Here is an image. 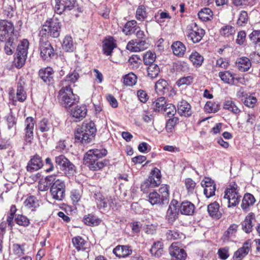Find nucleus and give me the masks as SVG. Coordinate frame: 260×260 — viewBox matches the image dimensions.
Returning a JSON list of instances; mask_svg holds the SVG:
<instances>
[{
	"mask_svg": "<svg viewBox=\"0 0 260 260\" xmlns=\"http://www.w3.org/2000/svg\"><path fill=\"white\" fill-rule=\"evenodd\" d=\"M221 36L225 37L233 36L235 33V29L234 27L231 25H227L221 27L220 30Z\"/></svg>",
	"mask_w": 260,
	"mask_h": 260,
	"instance_id": "53",
	"label": "nucleus"
},
{
	"mask_svg": "<svg viewBox=\"0 0 260 260\" xmlns=\"http://www.w3.org/2000/svg\"><path fill=\"white\" fill-rule=\"evenodd\" d=\"M154 18L155 21H159V19H170L171 17L169 13L167 12H164L161 10H159L157 13L155 14Z\"/></svg>",
	"mask_w": 260,
	"mask_h": 260,
	"instance_id": "63",
	"label": "nucleus"
},
{
	"mask_svg": "<svg viewBox=\"0 0 260 260\" xmlns=\"http://www.w3.org/2000/svg\"><path fill=\"white\" fill-rule=\"evenodd\" d=\"M72 243L74 246L78 250H84L85 240L80 236H76L72 239Z\"/></svg>",
	"mask_w": 260,
	"mask_h": 260,
	"instance_id": "43",
	"label": "nucleus"
},
{
	"mask_svg": "<svg viewBox=\"0 0 260 260\" xmlns=\"http://www.w3.org/2000/svg\"><path fill=\"white\" fill-rule=\"evenodd\" d=\"M35 122L31 117H28L25 120V141L26 142L30 143L34 138V128Z\"/></svg>",
	"mask_w": 260,
	"mask_h": 260,
	"instance_id": "14",
	"label": "nucleus"
},
{
	"mask_svg": "<svg viewBox=\"0 0 260 260\" xmlns=\"http://www.w3.org/2000/svg\"><path fill=\"white\" fill-rule=\"evenodd\" d=\"M113 253L118 257H125L132 253L131 247L127 245H118L113 250Z\"/></svg>",
	"mask_w": 260,
	"mask_h": 260,
	"instance_id": "22",
	"label": "nucleus"
},
{
	"mask_svg": "<svg viewBox=\"0 0 260 260\" xmlns=\"http://www.w3.org/2000/svg\"><path fill=\"white\" fill-rule=\"evenodd\" d=\"M24 205L27 208L31 209V210L39 206L38 201L34 196L28 197L24 201Z\"/></svg>",
	"mask_w": 260,
	"mask_h": 260,
	"instance_id": "49",
	"label": "nucleus"
},
{
	"mask_svg": "<svg viewBox=\"0 0 260 260\" xmlns=\"http://www.w3.org/2000/svg\"><path fill=\"white\" fill-rule=\"evenodd\" d=\"M219 205L217 202H214L208 206V212L209 215L215 218L219 219L221 216V213L219 211Z\"/></svg>",
	"mask_w": 260,
	"mask_h": 260,
	"instance_id": "30",
	"label": "nucleus"
},
{
	"mask_svg": "<svg viewBox=\"0 0 260 260\" xmlns=\"http://www.w3.org/2000/svg\"><path fill=\"white\" fill-rule=\"evenodd\" d=\"M178 114L181 117H189L192 114L191 106L184 100L178 102L177 105Z\"/></svg>",
	"mask_w": 260,
	"mask_h": 260,
	"instance_id": "12",
	"label": "nucleus"
},
{
	"mask_svg": "<svg viewBox=\"0 0 260 260\" xmlns=\"http://www.w3.org/2000/svg\"><path fill=\"white\" fill-rule=\"evenodd\" d=\"M94 198L96 202L98 207L100 209L106 208L108 206L106 199L100 192H96L94 194Z\"/></svg>",
	"mask_w": 260,
	"mask_h": 260,
	"instance_id": "44",
	"label": "nucleus"
},
{
	"mask_svg": "<svg viewBox=\"0 0 260 260\" xmlns=\"http://www.w3.org/2000/svg\"><path fill=\"white\" fill-rule=\"evenodd\" d=\"M238 225L236 224H231L228 230L224 233L222 240L224 242H228L230 239L234 237L237 231Z\"/></svg>",
	"mask_w": 260,
	"mask_h": 260,
	"instance_id": "37",
	"label": "nucleus"
},
{
	"mask_svg": "<svg viewBox=\"0 0 260 260\" xmlns=\"http://www.w3.org/2000/svg\"><path fill=\"white\" fill-rule=\"evenodd\" d=\"M58 99L60 103L68 109L76 105L79 100V96L73 93L70 85L61 88L59 92Z\"/></svg>",
	"mask_w": 260,
	"mask_h": 260,
	"instance_id": "4",
	"label": "nucleus"
},
{
	"mask_svg": "<svg viewBox=\"0 0 260 260\" xmlns=\"http://www.w3.org/2000/svg\"><path fill=\"white\" fill-rule=\"evenodd\" d=\"M96 128L93 122L84 121L82 125L77 128L75 133L76 142L83 145L90 143L94 138Z\"/></svg>",
	"mask_w": 260,
	"mask_h": 260,
	"instance_id": "2",
	"label": "nucleus"
},
{
	"mask_svg": "<svg viewBox=\"0 0 260 260\" xmlns=\"http://www.w3.org/2000/svg\"><path fill=\"white\" fill-rule=\"evenodd\" d=\"M14 26L13 23L6 20H0V41H4L7 38H13Z\"/></svg>",
	"mask_w": 260,
	"mask_h": 260,
	"instance_id": "10",
	"label": "nucleus"
},
{
	"mask_svg": "<svg viewBox=\"0 0 260 260\" xmlns=\"http://www.w3.org/2000/svg\"><path fill=\"white\" fill-rule=\"evenodd\" d=\"M185 187L189 193H193L195 187L196 183L190 178H187L185 181Z\"/></svg>",
	"mask_w": 260,
	"mask_h": 260,
	"instance_id": "64",
	"label": "nucleus"
},
{
	"mask_svg": "<svg viewBox=\"0 0 260 260\" xmlns=\"http://www.w3.org/2000/svg\"><path fill=\"white\" fill-rule=\"evenodd\" d=\"M194 208V205L192 203L184 201L181 204L179 210L182 214L190 215L193 213Z\"/></svg>",
	"mask_w": 260,
	"mask_h": 260,
	"instance_id": "27",
	"label": "nucleus"
},
{
	"mask_svg": "<svg viewBox=\"0 0 260 260\" xmlns=\"http://www.w3.org/2000/svg\"><path fill=\"white\" fill-rule=\"evenodd\" d=\"M172 49L174 54L178 56H183L186 50V47L184 45L179 41L174 42L172 45Z\"/></svg>",
	"mask_w": 260,
	"mask_h": 260,
	"instance_id": "36",
	"label": "nucleus"
},
{
	"mask_svg": "<svg viewBox=\"0 0 260 260\" xmlns=\"http://www.w3.org/2000/svg\"><path fill=\"white\" fill-rule=\"evenodd\" d=\"M167 104V101L165 97L158 98L152 103V106L153 111L161 113Z\"/></svg>",
	"mask_w": 260,
	"mask_h": 260,
	"instance_id": "28",
	"label": "nucleus"
},
{
	"mask_svg": "<svg viewBox=\"0 0 260 260\" xmlns=\"http://www.w3.org/2000/svg\"><path fill=\"white\" fill-rule=\"evenodd\" d=\"M25 82L24 78L20 77L17 83V90L16 94L13 88L9 89V98L14 103L18 101L19 102H23L26 99V92L24 90V86Z\"/></svg>",
	"mask_w": 260,
	"mask_h": 260,
	"instance_id": "6",
	"label": "nucleus"
},
{
	"mask_svg": "<svg viewBox=\"0 0 260 260\" xmlns=\"http://www.w3.org/2000/svg\"><path fill=\"white\" fill-rule=\"evenodd\" d=\"M148 201L151 205H164L167 202L162 201V198L160 194L155 191L150 192L148 195Z\"/></svg>",
	"mask_w": 260,
	"mask_h": 260,
	"instance_id": "32",
	"label": "nucleus"
},
{
	"mask_svg": "<svg viewBox=\"0 0 260 260\" xmlns=\"http://www.w3.org/2000/svg\"><path fill=\"white\" fill-rule=\"evenodd\" d=\"M146 9L144 6H139L136 11V18L139 20H143L146 17Z\"/></svg>",
	"mask_w": 260,
	"mask_h": 260,
	"instance_id": "60",
	"label": "nucleus"
},
{
	"mask_svg": "<svg viewBox=\"0 0 260 260\" xmlns=\"http://www.w3.org/2000/svg\"><path fill=\"white\" fill-rule=\"evenodd\" d=\"M14 5L10 4L7 2H4L2 14L4 18H11L13 16L14 13Z\"/></svg>",
	"mask_w": 260,
	"mask_h": 260,
	"instance_id": "31",
	"label": "nucleus"
},
{
	"mask_svg": "<svg viewBox=\"0 0 260 260\" xmlns=\"http://www.w3.org/2000/svg\"><path fill=\"white\" fill-rule=\"evenodd\" d=\"M189 59L194 66H201L203 62L204 58L198 52H192L189 56Z\"/></svg>",
	"mask_w": 260,
	"mask_h": 260,
	"instance_id": "47",
	"label": "nucleus"
},
{
	"mask_svg": "<svg viewBox=\"0 0 260 260\" xmlns=\"http://www.w3.org/2000/svg\"><path fill=\"white\" fill-rule=\"evenodd\" d=\"M83 222L89 226H96L100 224L101 220L95 215L89 214L84 216Z\"/></svg>",
	"mask_w": 260,
	"mask_h": 260,
	"instance_id": "39",
	"label": "nucleus"
},
{
	"mask_svg": "<svg viewBox=\"0 0 260 260\" xmlns=\"http://www.w3.org/2000/svg\"><path fill=\"white\" fill-rule=\"evenodd\" d=\"M161 183V180H154V178L150 176L147 180L144 181L141 185V188L143 191H145V189L149 187H155Z\"/></svg>",
	"mask_w": 260,
	"mask_h": 260,
	"instance_id": "38",
	"label": "nucleus"
},
{
	"mask_svg": "<svg viewBox=\"0 0 260 260\" xmlns=\"http://www.w3.org/2000/svg\"><path fill=\"white\" fill-rule=\"evenodd\" d=\"M79 70L76 69L73 72L69 73L66 77V82L70 81L74 83L76 82L80 76Z\"/></svg>",
	"mask_w": 260,
	"mask_h": 260,
	"instance_id": "57",
	"label": "nucleus"
},
{
	"mask_svg": "<svg viewBox=\"0 0 260 260\" xmlns=\"http://www.w3.org/2000/svg\"><path fill=\"white\" fill-rule=\"evenodd\" d=\"M177 112V109L174 105L167 104L161 113L169 117H171L174 116Z\"/></svg>",
	"mask_w": 260,
	"mask_h": 260,
	"instance_id": "50",
	"label": "nucleus"
},
{
	"mask_svg": "<svg viewBox=\"0 0 260 260\" xmlns=\"http://www.w3.org/2000/svg\"><path fill=\"white\" fill-rule=\"evenodd\" d=\"M53 74L54 71L50 67L42 69L39 72L40 78L48 85L53 83Z\"/></svg>",
	"mask_w": 260,
	"mask_h": 260,
	"instance_id": "17",
	"label": "nucleus"
},
{
	"mask_svg": "<svg viewBox=\"0 0 260 260\" xmlns=\"http://www.w3.org/2000/svg\"><path fill=\"white\" fill-rule=\"evenodd\" d=\"M61 24L59 20L55 17L47 20L40 30V36L43 37L48 35L54 38H58L60 33Z\"/></svg>",
	"mask_w": 260,
	"mask_h": 260,
	"instance_id": "3",
	"label": "nucleus"
},
{
	"mask_svg": "<svg viewBox=\"0 0 260 260\" xmlns=\"http://www.w3.org/2000/svg\"><path fill=\"white\" fill-rule=\"evenodd\" d=\"M40 56L44 60H49L55 55V52L51 43L43 38L40 40Z\"/></svg>",
	"mask_w": 260,
	"mask_h": 260,
	"instance_id": "11",
	"label": "nucleus"
},
{
	"mask_svg": "<svg viewBox=\"0 0 260 260\" xmlns=\"http://www.w3.org/2000/svg\"><path fill=\"white\" fill-rule=\"evenodd\" d=\"M137 79L136 75L133 73H130L123 77V83L126 85L133 86L136 83Z\"/></svg>",
	"mask_w": 260,
	"mask_h": 260,
	"instance_id": "52",
	"label": "nucleus"
},
{
	"mask_svg": "<svg viewBox=\"0 0 260 260\" xmlns=\"http://www.w3.org/2000/svg\"><path fill=\"white\" fill-rule=\"evenodd\" d=\"M147 48V44L145 41L141 40L129 41L126 45V49L132 52H139L143 51Z\"/></svg>",
	"mask_w": 260,
	"mask_h": 260,
	"instance_id": "21",
	"label": "nucleus"
},
{
	"mask_svg": "<svg viewBox=\"0 0 260 260\" xmlns=\"http://www.w3.org/2000/svg\"><path fill=\"white\" fill-rule=\"evenodd\" d=\"M155 54L150 51L147 52L143 56L144 62L146 65L154 64V61H155Z\"/></svg>",
	"mask_w": 260,
	"mask_h": 260,
	"instance_id": "55",
	"label": "nucleus"
},
{
	"mask_svg": "<svg viewBox=\"0 0 260 260\" xmlns=\"http://www.w3.org/2000/svg\"><path fill=\"white\" fill-rule=\"evenodd\" d=\"M178 120V118L176 117H174L168 120L166 125V129L167 132L168 133H171Z\"/></svg>",
	"mask_w": 260,
	"mask_h": 260,
	"instance_id": "58",
	"label": "nucleus"
},
{
	"mask_svg": "<svg viewBox=\"0 0 260 260\" xmlns=\"http://www.w3.org/2000/svg\"><path fill=\"white\" fill-rule=\"evenodd\" d=\"M52 128V124L46 118H43L38 123V128L42 133L47 132Z\"/></svg>",
	"mask_w": 260,
	"mask_h": 260,
	"instance_id": "46",
	"label": "nucleus"
},
{
	"mask_svg": "<svg viewBox=\"0 0 260 260\" xmlns=\"http://www.w3.org/2000/svg\"><path fill=\"white\" fill-rule=\"evenodd\" d=\"M223 109L228 110L234 114L239 115L241 110L237 106L235 103L232 100L225 101L223 104Z\"/></svg>",
	"mask_w": 260,
	"mask_h": 260,
	"instance_id": "29",
	"label": "nucleus"
},
{
	"mask_svg": "<svg viewBox=\"0 0 260 260\" xmlns=\"http://www.w3.org/2000/svg\"><path fill=\"white\" fill-rule=\"evenodd\" d=\"M62 48L67 52H72L74 49L73 41L71 37H65L62 44Z\"/></svg>",
	"mask_w": 260,
	"mask_h": 260,
	"instance_id": "45",
	"label": "nucleus"
},
{
	"mask_svg": "<svg viewBox=\"0 0 260 260\" xmlns=\"http://www.w3.org/2000/svg\"><path fill=\"white\" fill-rule=\"evenodd\" d=\"M193 77L191 76L184 77L179 79L176 82L178 87L182 85H189L193 82Z\"/></svg>",
	"mask_w": 260,
	"mask_h": 260,
	"instance_id": "59",
	"label": "nucleus"
},
{
	"mask_svg": "<svg viewBox=\"0 0 260 260\" xmlns=\"http://www.w3.org/2000/svg\"><path fill=\"white\" fill-rule=\"evenodd\" d=\"M251 242L250 240L245 241L242 247L239 248L234 254V260H241L248 254L251 247Z\"/></svg>",
	"mask_w": 260,
	"mask_h": 260,
	"instance_id": "19",
	"label": "nucleus"
},
{
	"mask_svg": "<svg viewBox=\"0 0 260 260\" xmlns=\"http://www.w3.org/2000/svg\"><path fill=\"white\" fill-rule=\"evenodd\" d=\"M248 19V14L245 11H242L240 12L237 24L239 25L243 26L247 23Z\"/></svg>",
	"mask_w": 260,
	"mask_h": 260,
	"instance_id": "61",
	"label": "nucleus"
},
{
	"mask_svg": "<svg viewBox=\"0 0 260 260\" xmlns=\"http://www.w3.org/2000/svg\"><path fill=\"white\" fill-rule=\"evenodd\" d=\"M163 251V244L160 241L154 242L150 250L151 254L156 257H160Z\"/></svg>",
	"mask_w": 260,
	"mask_h": 260,
	"instance_id": "34",
	"label": "nucleus"
},
{
	"mask_svg": "<svg viewBox=\"0 0 260 260\" xmlns=\"http://www.w3.org/2000/svg\"><path fill=\"white\" fill-rule=\"evenodd\" d=\"M235 75V74L229 71L219 73V76L221 80L224 83L231 85H234L235 80L238 81L240 79V78H236Z\"/></svg>",
	"mask_w": 260,
	"mask_h": 260,
	"instance_id": "24",
	"label": "nucleus"
},
{
	"mask_svg": "<svg viewBox=\"0 0 260 260\" xmlns=\"http://www.w3.org/2000/svg\"><path fill=\"white\" fill-rule=\"evenodd\" d=\"M90 152H89L90 155L89 157H91L92 158V154ZM91 158H89V157L87 158V164H85L87 166L89 167L90 170L92 171H98L101 169H102L106 165V161H102L99 160H90Z\"/></svg>",
	"mask_w": 260,
	"mask_h": 260,
	"instance_id": "26",
	"label": "nucleus"
},
{
	"mask_svg": "<svg viewBox=\"0 0 260 260\" xmlns=\"http://www.w3.org/2000/svg\"><path fill=\"white\" fill-rule=\"evenodd\" d=\"M29 43L27 40L24 39L19 44L17 49L16 57L14 59V66L18 68H21L25 64L27 55V50Z\"/></svg>",
	"mask_w": 260,
	"mask_h": 260,
	"instance_id": "5",
	"label": "nucleus"
},
{
	"mask_svg": "<svg viewBox=\"0 0 260 260\" xmlns=\"http://www.w3.org/2000/svg\"><path fill=\"white\" fill-rule=\"evenodd\" d=\"M116 47V41L113 37L108 36L103 41V50L104 53L106 55H110L113 49Z\"/></svg>",
	"mask_w": 260,
	"mask_h": 260,
	"instance_id": "20",
	"label": "nucleus"
},
{
	"mask_svg": "<svg viewBox=\"0 0 260 260\" xmlns=\"http://www.w3.org/2000/svg\"><path fill=\"white\" fill-rule=\"evenodd\" d=\"M240 198L237 185L234 182L231 183L225 191L224 196V198L228 200V207L236 206L239 204Z\"/></svg>",
	"mask_w": 260,
	"mask_h": 260,
	"instance_id": "8",
	"label": "nucleus"
},
{
	"mask_svg": "<svg viewBox=\"0 0 260 260\" xmlns=\"http://www.w3.org/2000/svg\"><path fill=\"white\" fill-rule=\"evenodd\" d=\"M168 84L167 82L164 79L159 80L155 85V89L157 93L164 94L168 91Z\"/></svg>",
	"mask_w": 260,
	"mask_h": 260,
	"instance_id": "40",
	"label": "nucleus"
},
{
	"mask_svg": "<svg viewBox=\"0 0 260 260\" xmlns=\"http://www.w3.org/2000/svg\"><path fill=\"white\" fill-rule=\"evenodd\" d=\"M255 202L253 195L250 193H246L244 195L242 200L241 208L243 210L247 211L250 206H252Z\"/></svg>",
	"mask_w": 260,
	"mask_h": 260,
	"instance_id": "33",
	"label": "nucleus"
},
{
	"mask_svg": "<svg viewBox=\"0 0 260 260\" xmlns=\"http://www.w3.org/2000/svg\"><path fill=\"white\" fill-rule=\"evenodd\" d=\"M251 66V63L249 58L247 57H242L240 59L238 67L241 72L247 71Z\"/></svg>",
	"mask_w": 260,
	"mask_h": 260,
	"instance_id": "42",
	"label": "nucleus"
},
{
	"mask_svg": "<svg viewBox=\"0 0 260 260\" xmlns=\"http://www.w3.org/2000/svg\"><path fill=\"white\" fill-rule=\"evenodd\" d=\"M169 252L172 260H185L187 254L185 250L180 248L176 243H173L169 248Z\"/></svg>",
	"mask_w": 260,
	"mask_h": 260,
	"instance_id": "13",
	"label": "nucleus"
},
{
	"mask_svg": "<svg viewBox=\"0 0 260 260\" xmlns=\"http://www.w3.org/2000/svg\"><path fill=\"white\" fill-rule=\"evenodd\" d=\"M140 27L137 25V22L135 20L127 21L123 26L122 32L126 36H130L135 34Z\"/></svg>",
	"mask_w": 260,
	"mask_h": 260,
	"instance_id": "25",
	"label": "nucleus"
},
{
	"mask_svg": "<svg viewBox=\"0 0 260 260\" xmlns=\"http://www.w3.org/2000/svg\"><path fill=\"white\" fill-rule=\"evenodd\" d=\"M7 121V124L8 128L10 130L13 128L16 130V125L17 123V119L16 117L13 115L12 113L11 112L7 116H6Z\"/></svg>",
	"mask_w": 260,
	"mask_h": 260,
	"instance_id": "54",
	"label": "nucleus"
},
{
	"mask_svg": "<svg viewBox=\"0 0 260 260\" xmlns=\"http://www.w3.org/2000/svg\"><path fill=\"white\" fill-rule=\"evenodd\" d=\"M185 32L187 38L193 43L201 41L205 34L204 29L199 27L195 22L187 26Z\"/></svg>",
	"mask_w": 260,
	"mask_h": 260,
	"instance_id": "7",
	"label": "nucleus"
},
{
	"mask_svg": "<svg viewBox=\"0 0 260 260\" xmlns=\"http://www.w3.org/2000/svg\"><path fill=\"white\" fill-rule=\"evenodd\" d=\"M160 72L159 67L156 64H151L147 68L148 76L151 79L157 77Z\"/></svg>",
	"mask_w": 260,
	"mask_h": 260,
	"instance_id": "48",
	"label": "nucleus"
},
{
	"mask_svg": "<svg viewBox=\"0 0 260 260\" xmlns=\"http://www.w3.org/2000/svg\"><path fill=\"white\" fill-rule=\"evenodd\" d=\"M16 222L20 225L27 226L29 224V219L25 216L18 215L15 218Z\"/></svg>",
	"mask_w": 260,
	"mask_h": 260,
	"instance_id": "62",
	"label": "nucleus"
},
{
	"mask_svg": "<svg viewBox=\"0 0 260 260\" xmlns=\"http://www.w3.org/2000/svg\"><path fill=\"white\" fill-rule=\"evenodd\" d=\"M87 111L85 105L77 106L71 110V114L73 117L80 120L85 117Z\"/></svg>",
	"mask_w": 260,
	"mask_h": 260,
	"instance_id": "23",
	"label": "nucleus"
},
{
	"mask_svg": "<svg viewBox=\"0 0 260 260\" xmlns=\"http://www.w3.org/2000/svg\"><path fill=\"white\" fill-rule=\"evenodd\" d=\"M253 221H255V215L253 213L250 212L241 223L242 230L247 234L251 233L254 225Z\"/></svg>",
	"mask_w": 260,
	"mask_h": 260,
	"instance_id": "18",
	"label": "nucleus"
},
{
	"mask_svg": "<svg viewBox=\"0 0 260 260\" xmlns=\"http://www.w3.org/2000/svg\"><path fill=\"white\" fill-rule=\"evenodd\" d=\"M167 238L168 240H177L184 238V235L182 233L177 230H168L166 233Z\"/></svg>",
	"mask_w": 260,
	"mask_h": 260,
	"instance_id": "51",
	"label": "nucleus"
},
{
	"mask_svg": "<svg viewBox=\"0 0 260 260\" xmlns=\"http://www.w3.org/2000/svg\"><path fill=\"white\" fill-rule=\"evenodd\" d=\"M56 164L59 166L67 176H73L76 173V167L65 156L60 155L55 157Z\"/></svg>",
	"mask_w": 260,
	"mask_h": 260,
	"instance_id": "9",
	"label": "nucleus"
},
{
	"mask_svg": "<svg viewBox=\"0 0 260 260\" xmlns=\"http://www.w3.org/2000/svg\"><path fill=\"white\" fill-rule=\"evenodd\" d=\"M158 191V193L162 198V201L168 203L169 198V186L167 185H163L159 188Z\"/></svg>",
	"mask_w": 260,
	"mask_h": 260,
	"instance_id": "56",
	"label": "nucleus"
},
{
	"mask_svg": "<svg viewBox=\"0 0 260 260\" xmlns=\"http://www.w3.org/2000/svg\"><path fill=\"white\" fill-rule=\"evenodd\" d=\"M46 186L41 190H46L50 187V192L52 198L56 201H62L65 198L66 185L64 182L59 179H57L56 175H49L45 178Z\"/></svg>",
	"mask_w": 260,
	"mask_h": 260,
	"instance_id": "1",
	"label": "nucleus"
},
{
	"mask_svg": "<svg viewBox=\"0 0 260 260\" xmlns=\"http://www.w3.org/2000/svg\"><path fill=\"white\" fill-rule=\"evenodd\" d=\"M43 166V162L42 157L39 155L36 154L31 157L28 162L26 170L28 172H33L39 170Z\"/></svg>",
	"mask_w": 260,
	"mask_h": 260,
	"instance_id": "15",
	"label": "nucleus"
},
{
	"mask_svg": "<svg viewBox=\"0 0 260 260\" xmlns=\"http://www.w3.org/2000/svg\"><path fill=\"white\" fill-rule=\"evenodd\" d=\"M177 207L168 208L166 215V219L169 223H173L178 217Z\"/></svg>",
	"mask_w": 260,
	"mask_h": 260,
	"instance_id": "35",
	"label": "nucleus"
},
{
	"mask_svg": "<svg viewBox=\"0 0 260 260\" xmlns=\"http://www.w3.org/2000/svg\"><path fill=\"white\" fill-rule=\"evenodd\" d=\"M213 12L210 9L205 8L198 13L199 18L204 21H207L212 18Z\"/></svg>",
	"mask_w": 260,
	"mask_h": 260,
	"instance_id": "41",
	"label": "nucleus"
},
{
	"mask_svg": "<svg viewBox=\"0 0 260 260\" xmlns=\"http://www.w3.org/2000/svg\"><path fill=\"white\" fill-rule=\"evenodd\" d=\"M89 152L92 154V158L90 160H99L100 158L105 156L107 154V151L106 149H94L89 150L85 154L84 157V161L85 164H87V159L89 157ZM91 158V157H89Z\"/></svg>",
	"mask_w": 260,
	"mask_h": 260,
	"instance_id": "16",
	"label": "nucleus"
}]
</instances>
